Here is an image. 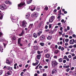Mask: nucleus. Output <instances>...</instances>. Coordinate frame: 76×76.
Segmentation results:
<instances>
[{
	"label": "nucleus",
	"instance_id": "48",
	"mask_svg": "<svg viewBox=\"0 0 76 76\" xmlns=\"http://www.w3.org/2000/svg\"><path fill=\"white\" fill-rule=\"evenodd\" d=\"M45 57L46 58H48V54H46L45 55Z\"/></svg>",
	"mask_w": 76,
	"mask_h": 76
},
{
	"label": "nucleus",
	"instance_id": "12",
	"mask_svg": "<svg viewBox=\"0 0 76 76\" xmlns=\"http://www.w3.org/2000/svg\"><path fill=\"white\" fill-rule=\"evenodd\" d=\"M69 67H70L69 65H66V64H64L63 66L64 69H67V68H69Z\"/></svg>",
	"mask_w": 76,
	"mask_h": 76
},
{
	"label": "nucleus",
	"instance_id": "60",
	"mask_svg": "<svg viewBox=\"0 0 76 76\" xmlns=\"http://www.w3.org/2000/svg\"><path fill=\"white\" fill-rule=\"evenodd\" d=\"M65 46H67V45H68V43H67V42L65 43Z\"/></svg>",
	"mask_w": 76,
	"mask_h": 76
},
{
	"label": "nucleus",
	"instance_id": "15",
	"mask_svg": "<svg viewBox=\"0 0 76 76\" xmlns=\"http://www.w3.org/2000/svg\"><path fill=\"white\" fill-rule=\"evenodd\" d=\"M23 34H24V31L23 30H22L21 33L19 34V36L20 37L21 36H22Z\"/></svg>",
	"mask_w": 76,
	"mask_h": 76
},
{
	"label": "nucleus",
	"instance_id": "43",
	"mask_svg": "<svg viewBox=\"0 0 76 76\" xmlns=\"http://www.w3.org/2000/svg\"><path fill=\"white\" fill-rule=\"evenodd\" d=\"M31 17H32V18H34V13H33V14H31Z\"/></svg>",
	"mask_w": 76,
	"mask_h": 76
},
{
	"label": "nucleus",
	"instance_id": "25",
	"mask_svg": "<svg viewBox=\"0 0 76 76\" xmlns=\"http://www.w3.org/2000/svg\"><path fill=\"white\" fill-rule=\"evenodd\" d=\"M6 63L7 64H10V62H9V61L8 60H7L6 61Z\"/></svg>",
	"mask_w": 76,
	"mask_h": 76
},
{
	"label": "nucleus",
	"instance_id": "23",
	"mask_svg": "<svg viewBox=\"0 0 76 76\" xmlns=\"http://www.w3.org/2000/svg\"><path fill=\"white\" fill-rule=\"evenodd\" d=\"M33 37L34 38H37V35L36 33H34L33 34Z\"/></svg>",
	"mask_w": 76,
	"mask_h": 76
},
{
	"label": "nucleus",
	"instance_id": "46",
	"mask_svg": "<svg viewBox=\"0 0 76 76\" xmlns=\"http://www.w3.org/2000/svg\"><path fill=\"white\" fill-rule=\"evenodd\" d=\"M64 50V47H62L61 48V50L63 51Z\"/></svg>",
	"mask_w": 76,
	"mask_h": 76
},
{
	"label": "nucleus",
	"instance_id": "33",
	"mask_svg": "<svg viewBox=\"0 0 76 76\" xmlns=\"http://www.w3.org/2000/svg\"><path fill=\"white\" fill-rule=\"evenodd\" d=\"M39 65H40V64H39L35 68V69H38V67L39 66Z\"/></svg>",
	"mask_w": 76,
	"mask_h": 76
},
{
	"label": "nucleus",
	"instance_id": "37",
	"mask_svg": "<svg viewBox=\"0 0 76 76\" xmlns=\"http://www.w3.org/2000/svg\"><path fill=\"white\" fill-rule=\"evenodd\" d=\"M62 32H63V31L62 32L59 31L58 32V33L59 34V35H62Z\"/></svg>",
	"mask_w": 76,
	"mask_h": 76
},
{
	"label": "nucleus",
	"instance_id": "58",
	"mask_svg": "<svg viewBox=\"0 0 76 76\" xmlns=\"http://www.w3.org/2000/svg\"><path fill=\"white\" fill-rule=\"evenodd\" d=\"M62 30H63V27H61L60 28V31H61Z\"/></svg>",
	"mask_w": 76,
	"mask_h": 76
},
{
	"label": "nucleus",
	"instance_id": "34",
	"mask_svg": "<svg viewBox=\"0 0 76 76\" xmlns=\"http://www.w3.org/2000/svg\"><path fill=\"white\" fill-rule=\"evenodd\" d=\"M4 39H0V42H3V41H4Z\"/></svg>",
	"mask_w": 76,
	"mask_h": 76
},
{
	"label": "nucleus",
	"instance_id": "1",
	"mask_svg": "<svg viewBox=\"0 0 76 76\" xmlns=\"http://www.w3.org/2000/svg\"><path fill=\"white\" fill-rule=\"evenodd\" d=\"M52 66L53 67H55L56 66H57L58 63H57L55 60L51 61Z\"/></svg>",
	"mask_w": 76,
	"mask_h": 76
},
{
	"label": "nucleus",
	"instance_id": "55",
	"mask_svg": "<svg viewBox=\"0 0 76 76\" xmlns=\"http://www.w3.org/2000/svg\"><path fill=\"white\" fill-rule=\"evenodd\" d=\"M61 22H62V23H63V22H64V19H62L61 21Z\"/></svg>",
	"mask_w": 76,
	"mask_h": 76
},
{
	"label": "nucleus",
	"instance_id": "28",
	"mask_svg": "<svg viewBox=\"0 0 76 76\" xmlns=\"http://www.w3.org/2000/svg\"><path fill=\"white\" fill-rule=\"evenodd\" d=\"M40 45L42 47H43L44 45V43L42 42L40 43Z\"/></svg>",
	"mask_w": 76,
	"mask_h": 76
},
{
	"label": "nucleus",
	"instance_id": "5",
	"mask_svg": "<svg viewBox=\"0 0 76 76\" xmlns=\"http://www.w3.org/2000/svg\"><path fill=\"white\" fill-rule=\"evenodd\" d=\"M54 19V16H52L49 20V22H50V23L53 22Z\"/></svg>",
	"mask_w": 76,
	"mask_h": 76
},
{
	"label": "nucleus",
	"instance_id": "50",
	"mask_svg": "<svg viewBox=\"0 0 76 76\" xmlns=\"http://www.w3.org/2000/svg\"><path fill=\"white\" fill-rule=\"evenodd\" d=\"M23 73H24V72H22L20 74L21 76H23Z\"/></svg>",
	"mask_w": 76,
	"mask_h": 76
},
{
	"label": "nucleus",
	"instance_id": "56",
	"mask_svg": "<svg viewBox=\"0 0 76 76\" xmlns=\"http://www.w3.org/2000/svg\"><path fill=\"white\" fill-rule=\"evenodd\" d=\"M34 43H35V44H37V40H36L35 41H34Z\"/></svg>",
	"mask_w": 76,
	"mask_h": 76
},
{
	"label": "nucleus",
	"instance_id": "54",
	"mask_svg": "<svg viewBox=\"0 0 76 76\" xmlns=\"http://www.w3.org/2000/svg\"><path fill=\"white\" fill-rule=\"evenodd\" d=\"M66 62V60H63V63H65Z\"/></svg>",
	"mask_w": 76,
	"mask_h": 76
},
{
	"label": "nucleus",
	"instance_id": "21",
	"mask_svg": "<svg viewBox=\"0 0 76 76\" xmlns=\"http://www.w3.org/2000/svg\"><path fill=\"white\" fill-rule=\"evenodd\" d=\"M3 19V15L1 14V13H0V19L1 20Z\"/></svg>",
	"mask_w": 76,
	"mask_h": 76
},
{
	"label": "nucleus",
	"instance_id": "24",
	"mask_svg": "<svg viewBox=\"0 0 76 76\" xmlns=\"http://www.w3.org/2000/svg\"><path fill=\"white\" fill-rule=\"evenodd\" d=\"M58 52H59V50H56L54 52V53L55 54H57V53H58Z\"/></svg>",
	"mask_w": 76,
	"mask_h": 76
},
{
	"label": "nucleus",
	"instance_id": "4",
	"mask_svg": "<svg viewBox=\"0 0 76 76\" xmlns=\"http://www.w3.org/2000/svg\"><path fill=\"white\" fill-rule=\"evenodd\" d=\"M7 8V7L5 4H2L0 6V9L1 10H4Z\"/></svg>",
	"mask_w": 76,
	"mask_h": 76
},
{
	"label": "nucleus",
	"instance_id": "47",
	"mask_svg": "<svg viewBox=\"0 0 76 76\" xmlns=\"http://www.w3.org/2000/svg\"><path fill=\"white\" fill-rule=\"evenodd\" d=\"M73 48V46L72 45H70L69 46V48Z\"/></svg>",
	"mask_w": 76,
	"mask_h": 76
},
{
	"label": "nucleus",
	"instance_id": "61",
	"mask_svg": "<svg viewBox=\"0 0 76 76\" xmlns=\"http://www.w3.org/2000/svg\"><path fill=\"white\" fill-rule=\"evenodd\" d=\"M67 58V56H64V59H66Z\"/></svg>",
	"mask_w": 76,
	"mask_h": 76
},
{
	"label": "nucleus",
	"instance_id": "35",
	"mask_svg": "<svg viewBox=\"0 0 76 76\" xmlns=\"http://www.w3.org/2000/svg\"><path fill=\"white\" fill-rule=\"evenodd\" d=\"M45 10H46V11H47L48 10V7H46L45 8Z\"/></svg>",
	"mask_w": 76,
	"mask_h": 76
},
{
	"label": "nucleus",
	"instance_id": "36",
	"mask_svg": "<svg viewBox=\"0 0 76 76\" xmlns=\"http://www.w3.org/2000/svg\"><path fill=\"white\" fill-rule=\"evenodd\" d=\"M70 70V68H67V69H66V72H69V71Z\"/></svg>",
	"mask_w": 76,
	"mask_h": 76
},
{
	"label": "nucleus",
	"instance_id": "62",
	"mask_svg": "<svg viewBox=\"0 0 76 76\" xmlns=\"http://www.w3.org/2000/svg\"><path fill=\"white\" fill-rule=\"evenodd\" d=\"M61 16L60 15H58V16L57 17V19H60Z\"/></svg>",
	"mask_w": 76,
	"mask_h": 76
},
{
	"label": "nucleus",
	"instance_id": "64",
	"mask_svg": "<svg viewBox=\"0 0 76 76\" xmlns=\"http://www.w3.org/2000/svg\"><path fill=\"white\" fill-rule=\"evenodd\" d=\"M54 58H57V56H54Z\"/></svg>",
	"mask_w": 76,
	"mask_h": 76
},
{
	"label": "nucleus",
	"instance_id": "42",
	"mask_svg": "<svg viewBox=\"0 0 76 76\" xmlns=\"http://www.w3.org/2000/svg\"><path fill=\"white\" fill-rule=\"evenodd\" d=\"M75 59H76V56L73 57V60H75Z\"/></svg>",
	"mask_w": 76,
	"mask_h": 76
},
{
	"label": "nucleus",
	"instance_id": "59",
	"mask_svg": "<svg viewBox=\"0 0 76 76\" xmlns=\"http://www.w3.org/2000/svg\"><path fill=\"white\" fill-rule=\"evenodd\" d=\"M45 29H47V28H48V26H47V25H46L45 27Z\"/></svg>",
	"mask_w": 76,
	"mask_h": 76
},
{
	"label": "nucleus",
	"instance_id": "13",
	"mask_svg": "<svg viewBox=\"0 0 76 76\" xmlns=\"http://www.w3.org/2000/svg\"><path fill=\"white\" fill-rule=\"evenodd\" d=\"M45 39V37L44 36H41V37L40 38V39L42 41H44V40Z\"/></svg>",
	"mask_w": 76,
	"mask_h": 76
},
{
	"label": "nucleus",
	"instance_id": "19",
	"mask_svg": "<svg viewBox=\"0 0 76 76\" xmlns=\"http://www.w3.org/2000/svg\"><path fill=\"white\" fill-rule=\"evenodd\" d=\"M30 16L29 14H27L26 15V19H28Z\"/></svg>",
	"mask_w": 76,
	"mask_h": 76
},
{
	"label": "nucleus",
	"instance_id": "39",
	"mask_svg": "<svg viewBox=\"0 0 76 76\" xmlns=\"http://www.w3.org/2000/svg\"><path fill=\"white\" fill-rule=\"evenodd\" d=\"M3 73V71L0 70V75H2Z\"/></svg>",
	"mask_w": 76,
	"mask_h": 76
},
{
	"label": "nucleus",
	"instance_id": "41",
	"mask_svg": "<svg viewBox=\"0 0 76 76\" xmlns=\"http://www.w3.org/2000/svg\"><path fill=\"white\" fill-rule=\"evenodd\" d=\"M31 1H29L27 2V3L28 4H29L31 3Z\"/></svg>",
	"mask_w": 76,
	"mask_h": 76
},
{
	"label": "nucleus",
	"instance_id": "44",
	"mask_svg": "<svg viewBox=\"0 0 76 76\" xmlns=\"http://www.w3.org/2000/svg\"><path fill=\"white\" fill-rule=\"evenodd\" d=\"M66 60H67V61H70L69 58H67L66 59Z\"/></svg>",
	"mask_w": 76,
	"mask_h": 76
},
{
	"label": "nucleus",
	"instance_id": "2",
	"mask_svg": "<svg viewBox=\"0 0 76 76\" xmlns=\"http://www.w3.org/2000/svg\"><path fill=\"white\" fill-rule=\"evenodd\" d=\"M26 25H27V23L26 22V21L24 20L22 22L21 27L22 28H25L26 26Z\"/></svg>",
	"mask_w": 76,
	"mask_h": 76
},
{
	"label": "nucleus",
	"instance_id": "29",
	"mask_svg": "<svg viewBox=\"0 0 76 76\" xmlns=\"http://www.w3.org/2000/svg\"><path fill=\"white\" fill-rule=\"evenodd\" d=\"M62 61H63V59H62V58H60L59 59V60H58L59 62H60V63L61 62H62Z\"/></svg>",
	"mask_w": 76,
	"mask_h": 76
},
{
	"label": "nucleus",
	"instance_id": "9",
	"mask_svg": "<svg viewBox=\"0 0 76 76\" xmlns=\"http://www.w3.org/2000/svg\"><path fill=\"white\" fill-rule=\"evenodd\" d=\"M75 42V39H72L70 40L69 43L70 44H73Z\"/></svg>",
	"mask_w": 76,
	"mask_h": 76
},
{
	"label": "nucleus",
	"instance_id": "20",
	"mask_svg": "<svg viewBox=\"0 0 76 76\" xmlns=\"http://www.w3.org/2000/svg\"><path fill=\"white\" fill-rule=\"evenodd\" d=\"M41 55H38L37 56V58L38 59H40V58H41Z\"/></svg>",
	"mask_w": 76,
	"mask_h": 76
},
{
	"label": "nucleus",
	"instance_id": "18",
	"mask_svg": "<svg viewBox=\"0 0 76 76\" xmlns=\"http://www.w3.org/2000/svg\"><path fill=\"white\" fill-rule=\"evenodd\" d=\"M34 50H38V47L37 46H35L34 47Z\"/></svg>",
	"mask_w": 76,
	"mask_h": 76
},
{
	"label": "nucleus",
	"instance_id": "17",
	"mask_svg": "<svg viewBox=\"0 0 76 76\" xmlns=\"http://www.w3.org/2000/svg\"><path fill=\"white\" fill-rule=\"evenodd\" d=\"M11 73H12V71L10 70L7 72V74L8 75H11Z\"/></svg>",
	"mask_w": 76,
	"mask_h": 76
},
{
	"label": "nucleus",
	"instance_id": "14",
	"mask_svg": "<svg viewBox=\"0 0 76 76\" xmlns=\"http://www.w3.org/2000/svg\"><path fill=\"white\" fill-rule=\"evenodd\" d=\"M41 34H42V30L40 29L39 30V32L38 33L37 35L38 36H39Z\"/></svg>",
	"mask_w": 76,
	"mask_h": 76
},
{
	"label": "nucleus",
	"instance_id": "11",
	"mask_svg": "<svg viewBox=\"0 0 76 76\" xmlns=\"http://www.w3.org/2000/svg\"><path fill=\"white\" fill-rule=\"evenodd\" d=\"M34 16L35 18H37L38 16V12H35L34 13Z\"/></svg>",
	"mask_w": 76,
	"mask_h": 76
},
{
	"label": "nucleus",
	"instance_id": "52",
	"mask_svg": "<svg viewBox=\"0 0 76 76\" xmlns=\"http://www.w3.org/2000/svg\"><path fill=\"white\" fill-rule=\"evenodd\" d=\"M68 58H72V56H71V55H69L68 56Z\"/></svg>",
	"mask_w": 76,
	"mask_h": 76
},
{
	"label": "nucleus",
	"instance_id": "30",
	"mask_svg": "<svg viewBox=\"0 0 76 76\" xmlns=\"http://www.w3.org/2000/svg\"><path fill=\"white\" fill-rule=\"evenodd\" d=\"M16 37H15V36H13V37L12 38V40H13L14 41L15 40H16Z\"/></svg>",
	"mask_w": 76,
	"mask_h": 76
},
{
	"label": "nucleus",
	"instance_id": "53",
	"mask_svg": "<svg viewBox=\"0 0 76 76\" xmlns=\"http://www.w3.org/2000/svg\"><path fill=\"white\" fill-rule=\"evenodd\" d=\"M72 37H73V38H75V37H76V35H75V34H73Z\"/></svg>",
	"mask_w": 76,
	"mask_h": 76
},
{
	"label": "nucleus",
	"instance_id": "27",
	"mask_svg": "<svg viewBox=\"0 0 76 76\" xmlns=\"http://www.w3.org/2000/svg\"><path fill=\"white\" fill-rule=\"evenodd\" d=\"M52 39V36H50L48 37V39Z\"/></svg>",
	"mask_w": 76,
	"mask_h": 76
},
{
	"label": "nucleus",
	"instance_id": "16",
	"mask_svg": "<svg viewBox=\"0 0 76 76\" xmlns=\"http://www.w3.org/2000/svg\"><path fill=\"white\" fill-rule=\"evenodd\" d=\"M42 23H43V21H41L40 23L39 26V28H41V26H42Z\"/></svg>",
	"mask_w": 76,
	"mask_h": 76
},
{
	"label": "nucleus",
	"instance_id": "45",
	"mask_svg": "<svg viewBox=\"0 0 76 76\" xmlns=\"http://www.w3.org/2000/svg\"><path fill=\"white\" fill-rule=\"evenodd\" d=\"M71 55H72V57H73L75 56V54L74 53H71Z\"/></svg>",
	"mask_w": 76,
	"mask_h": 76
},
{
	"label": "nucleus",
	"instance_id": "38",
	"mask_svg": "<svg viewBox=\"0 0 76 76\" xmlns=\"http://www.w3.org/2000/svg\"><path fill=\"white\" fill-rule=\"evenodd\" d=\"M74 49H72L71 50V52L72 53H73V52H74Z\"/></svg>",
	"mask_w": 76,
	"mask_h": 76
},
{
	"label": "nucleus",
	"instance_id": "31",
	"mask_svg": "<svg viewBox=\"0 0 76 76\" xmlns=\"http://www.w3.org/2000/svg\"><path fill=\"white\" fill-rule=\"evenodd\" d=\"M65 42H68L69 41V39H65Z\"/></svg>",
	"mask_w": 76,
	"mask_h": 76
},
{
	"label": "nucleus",
	"instance_id": "57",
	"mask_svg": "<svg viewBox=\"0 0 76 76\" xmlns=\"http://www.w3.org/2000/svg\"><path fill=\"white\" fill-rule=\"evenodd\" d=\"M57 12V10L55 9L54 11H53V12L54 13H56V12Z\"/></svg>",
	"mask_w": 76,
	"mask_h": 76
},
{
	"label": "nucleus",
	"instance_id": "26",
	"mask_svg": "<svg viewBox=\"0 0 76 76\" xmlns=\"http://www.w3.org/2000/svg\"><path fill=\"white\" fill-rule=\"evenodd\" d=\"M7 69L8 70H12V67H10L9 66L7 67Z\"/></svg>",
	"mask_w": 76,
	"mask_h": 76
},
{
	"label": "nucleus",
	"instance_id": "22",
	"mask_svg": "<svg viewBox=\"0 0 76 76\" xmlns=\"http://www.w3.org/2000/svg\"><path fill=\"white\" fill-rule=\"evenodd\" d=\"M3 49L2 47L1 46L0 47V51H1V53H2L3 52Z\"/></svg>",
	"mask_w": 76,
	"mask_h": 76
},
{
	"label": "nucleus",
	"instance_id": "40",
	"mask_svg": "<svg viewBox=\"0 0 76 76\" xmlns=\"http://www.w3.org/2000/svg\"><path fill=\"white\" fill-rule=\"evenodd\" d=\"M45 53H47V52H48V49H46L44 51Z\"/></svg>",
	"mask_w": 76,
	"mask_h": 76
},
{
	"label": "nucleus",
	"instance_id": "6",
	"mask_svg": "<svg viewBox=\"0 0 76 76\" xmlns=\"http://www.w3.org/2000/svg\"><path fill=\"white\" fill-rule=\"evenodd\" d=\"M33 24H30L28 28V31H30V30L32 28L33 26Z\"/></svg>",
	"mask_w": 76,
	"mask_h": 76
},
{
	"label": "nucleus",
	"instance_id": "3",
	"mask_svg": "<svg viewBox=\"0 0 76 76\" xmlns=\"http://www.w3.org/2000/svg\"><path fill=\"white\" fill-rule=\"evenodd\" d=\"M21 39H22V38H19L18 40V46H23V45H22V44L20 43V42H21Z\"/></svg>",
	"mask_w": 76,
	"mask_h": 76
},
{
	"label": "nucleus",
	"instance_id": "32",
	"mask_svg": "<svg viewBox=\"0 0 76 76\" xmlns=\"http://www.w3.org/2000/svg\"><path fill=\"white\" fill-rule=\"evenodd\" d=\"M52 26V24H50L49 25V29H50V28H51Z\"/></svg>",
	"mask_w": 76,
	"mask_h": 76
},
{
	"label": "nucleus",
	"instance_id": "51",
	"mask_svg": "<svg viewBox=\"0 0 76 76\" xmlns=\"http://www.w3.org/2000/svg\"><path fill=\"white\" fill-rule=\"evenodd\" d=\"M35 9V7H34L33 9H31V11H34Z\"/></svg>",
	"mask_w": 76,
	"mask_h": 76
},
{
	"label": "nucleus",
	"instance_id": "7",
	"mask_svg": "<svg viewBox=\"0 0 76 76\" xmlns=\"http://www.w3.org/2000/svg\"><path fill=\"white\" fill-rule=\"evenodd\" d=\"M57 72V70L56 69H53L52 71V74L53 75L54 73H56Z\"/></svg>",
	"mask_w": 76,
	"mask_h": 76
},
{
	"label": "nucleus",
	"instance_id": "10",
	"mask_svg": "<svg viewBox=\"0 0 76 76\" xmlns=\"http://www.w3.org/2000/svg\"><path fill=\"white\" fill-rule=\"evenodd\" d=\"M36 61H37V62L36 63H33L32 64V65L33 66H36L37 65H38V63H39V61L37 60H36Z\"/></svg>",
	"mask_w": 76,
	"mask_h": 76
},
{
	"label": "nucleus",
	"instance_id": "63",
	"mask_svg": "<svg viewBox=\"0 0 76 76\" xmlns=\"http://www.w3.org/2000/svg\"><path fill=\"white\" fill-rule=\"evenodd\" d=\"M43 76H47V74H43Z\"/></svg>",
	"mask_w": 76,
	"mask_h": 76
},
{
	"label": "nucleus",
	"instance_id": "49",
	"mask_svg": "<svg viewBox=\"0 0 76 76\" xmlns=\"http://www.w3.org/2000/svg\"><path fill=\"white\" fill-rule=\"evenodd\" d=\"M3 35V33L1 32H0V37H1V36Z\"/></svg>",
	"mask_w": 76,
	"mask_h": 76
},
{
	"label": "nucleus",
	"instance_id": "8",
	"mask_svg": "<svg viewBox=\"0 0 76 76\" xmlns=\"http://www.w3.org/2000/svg\"><path fill=\"white\" fill-rule=\"evenodd\" d=\"M25 3L24 2H21L20 4L18 5V7H22L23 6H24Z\"/></svg>",
	"mask_w": 76,
	"mask_h": 76
}]
</instances>
